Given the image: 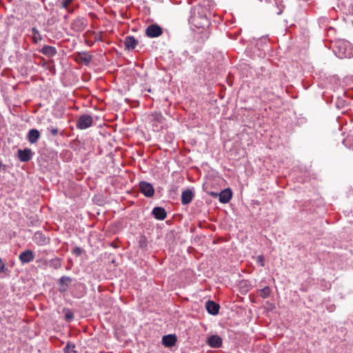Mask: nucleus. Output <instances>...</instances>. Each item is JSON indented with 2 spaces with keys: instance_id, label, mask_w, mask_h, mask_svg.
<instances>
[{
  "instance_id": "9b49d317",
  "label": "nucleus",
  "mask_w": 353,
  "mask_h": 353,
  "mask_svg": "<svg viewBox=\"0 0 353 353\" xmlns=\"http://www.w3.org/2000/svg\"><path fill=\"white\" fill-rule=\"evenodd\" d=\"M17 152L18 157L21 162H28L32 158L33 153L30 148L20 149Z\"/></svg>"
},
{
  "instance_id": "aec40b11",
  "label": "nucleus",
  "mask_w": 353,
  "mask_h": 353,
  "mask_svg": "<svg viewBox=\"0 0 353 353\" xmlns=\"http://www.w3.org/2000/svg\"><path fill=\"white\" fill-rule=\"evenodd\" d=\"M79 57L81 61L85 65H88L92 61V57L88 52H82L79 53Z\"/></svg>"
},
{
  "instance_id": "0eeeda50",
  "label": "nucleus",
  "mask_w": 353,
  "mask_h": 353,
  "mask_svg": "<svg viewBox=\"0 0 353 353\" xmlns=\"http://www.w3.org/2000/svg\"><path fill=\"white\" fill-rule=\"evenodd\" d=\"M32 240L34 243L39 246L46 245L50 243V239L41 231L34 233Z\"/></svg>"
},
{
  "instance_id": "72a5a7b5",
  "label": "nucleus",
  "mask_w": 353,
  "mask_h": 353,
  "mask_svg": "<svg viewBox=\"0 0 353 353\" xmlns=\"http://www.w3.org/2000/svg\"><path fill=\"white\" fill-rule=\"evenodd\" d=\"M210 194L212 195L214 197H217L219 196V193L218 192H211L210 193Z\"/></svg>"
},
{
  "instance_id": "39448f33",
  "label": "nucleus",
  "mask_w": 353,
  "mask_h": 353,
  "mask_svg": "<svg viewBox=\"0 0 353 353\" xmlns=\"http://www.w3.org/2000/svg\"><path fill=\"white\" fill-rule=\"evenodd\" d=\"M140 192L148 198H151L154 196V189L150 183L147 181H141L139 185Z\"/></svg>"
},
{
  "instance_id": "f257e3e1",
  "label": "nucleus",
  "mask_w": 353,
  "mask_h": 353,
  "mask_svg": "<svg viewBox=\"0 0 353 353\" xmlns=\"http://www.w3.org/2000/svg\"><path fill=\"white\" fill-rule=\"evenodd\" d=\"M208 9L197 6L192 8L188 19L189 23L192 24L196 28H205L209 27L210 21L208 17Z\"/></svg>"
},
{
  "instance_id": "f03ea898",
  "label": "nucleus",
  "mask_w": 353,
  "mask_h": 353,
  "mask_svg": "<svg viewBox=\"0 0 353 353\" xmlns=\"http://www.w3.org/2000/svg\"><path fill=\"white\" fill-rule=\"evenodd\" d=\"M333 52L340 59L350 57L352 55V44L344 39L336 40L333 45Z\"/></svg>"
},
{
  "instance_id": "393cba45",
  "label": "nucleus",
  "mask_w": 353,
  "mask_h": 353,
  "mask_svg": "<svg viewBox=\"0 0 353 353\" xmlns=\"http://www.w3.org/2000/svg\"><path fill=\"white\" fill-rule=\"evenodd\" d=\"M83 252V249L80 247H74L72 250V254L77 256H81Z\"/></svg>"
},
{
  "instance_id": "f704fd0d",
  "label": "nucleus",
  "mask_w": 353,
  "mask_h": 353,
  "mask_svg": "<svg viewBox=\"0 0 353 353\" xmlns=\"http://www.w3.org/2000/svg\"><path fill=\"white\" fill-rule=\"evenodd\" d=\"M247 282H248L247 281H242L241 282V287L243 288V286H246Z\"/></svg>"
},
{
  "instance_id": "6e6552de",
  "label": "nucleus",
  "mask_w": 353,
  "mask_h": 353,
  "mask_svg": "<svg viewBox=\"0 0 353 353\" xmlns=\"http://www.w3.org/2000/svg\"><path fill=\"white\" fill-rule=\"evenodd\" d=\"M206 343L212 348H219L222 346L223 340L221 336L217 334H213L210 336L207 341Z\"/></svg>"
},
{
  "instance_id": "423d86ee",
  "label": "nucleus",
  "mask_w": 353,
  "mask_h": 353,
  "mask_svg": "<svg viewBox=\"0 0 353 353\" xmlns=\"http://www.w3.org/2000/svg\"><path fill=\"white\" fill-rule=\"evenodd\" d=\"M72 281V278L68 276H62L58 280L59 291L61 293H65L68 290L70 285Z\"/></svg>"
},
{
  "instance_id": "6ab92c4d",
  "label": "nucleus",
  "mask_w": 353,
  "mask_h": 353,
  "mask_svg": "<svg viewBox=\"0 0 353 353\" xmlns=\"http://www.w3.org/2000/svg\"><path fill=\"white\" fill-rule=\"evenodd\" d=\"M125 50H133L138 44V41L133 36H127L124 40Z\"/></svg>"
},
{
  "instance_id": "c756f323",
  "label": "nucleus",
  "mask_w": 353,
  "mask_h": 353,
  "mask_svg": "<svg viewBox=\"0 0 353 353\" xmlns=\"http://www.w3.org/2000/svg\"><path fill=\"white\" fill-rule=\"evenodd\" d=\"M139 246L142 248L147 247V241H146L145 237L141 236L139 241Z\"/></svg>"
},
{
  "instance_id": "dca6fc26",
  "label": "nucleus",
  "mask_w": 353,
  "mask_h": 353,
  "mask_svg": "<svg viewBox=\"0 0 353 353\" xmlns=\"http://www.w3.org/2000/svg\"><path fill=\"white\" fill-rule=\"evenodd\" d=\"M232 196V192L230 188H226L219 193V200L221 203H228Z\"/></svg>"
},
{
  "instance_id": "4be33fe9",
  "label": "nucleus",
  "mask_w": 353,
  "mask_h": 353,
  "mask_svg": "<svg viewBox=\"0 0 353 353\" xmlns=\"http://www.w3.org/2000/svg\"><path fill=\"white\" fill-rule=\"evenodd\" d=\"M272 290L269 286H265L259 290V296L263 299L268 298L271 294Z\"/></svg>"
},
{
  "instance_id": "c85d7f7f",
  "label": "nucleus",
  "mask_w": 353,
  "mask_h": 353,
  "mask_svg": "<svg viewBox=\"0 0 353 353\" xmlns=\"http://www.w3.org/2000/svg\"><path fill=\"white\" fill-rule=\"evenodd\" d=\"M73 1V0H62L61 1V6L63 8L68 9V6Z\"/></svg>"
},
{
  "instance_id": "a211bd4d",
  "label": "nucleus",
  "mask_w": 353,
  "mask_h": 353,
  "mask_svg": "<svg viewBox=\"0 0 353 353\" xmlns=\"http://www.w3.org/2000/svg\"><path fill=\"white\" fill-rule=\"evenodd\" d=\"M39 52L48 57H54L57 54V50L55 47L48 45H45Z\"/></svg>"
},
{
  "instance_id": "20e7f679",
  "label": "nucleus",
  "mask_w": 353,
  "mask_h": 353,
  "mask_svg": "<svg viewBox=\"0 0 353 353\" xmlns=\"http://www.w3.org/2000/svg\"><path fill=\"white\" fill-rule=\"evenodd\" d=\"M162 34V28L157 23L150 24L145 29V35L149 38H156Z\"/></svg>"
},
{
  "instance_id": "c9c22d12",
  "label": "nucleus",
  "mask_w": 353,
  "mask_h": 353,
  "mask_svg": "<svg viewBox=\"0 0 353 353\" xmlns=\"http://www.w3.org/2000/svg\"><path fill=\"white\" fill-rule=\"evenodd\" d=\"M5 167H6V165H3V164H2V163H1V161H0V169H1V168H2L4 169V168H5Z\"/></svg>"
},
{
  "instance_id": "a878e982",
  "label": "nucleus",
  "mask_w": 353,
  "mask_h": 353,
  "mask_svg": "<svg viewBox=\"0 0 353 353\" xmlns=\"http://www.w3.org/2000/svg\"><path fill=\"white\" fill-rule=\"evenodd\" d=\"M256 263L261 266L264 267L265 265V259L263 255H259L256 257Z\"/></svg>"
},
{
  "instance_id": "bb28decb",
  "label": "nucleus",
  "mask_w": 353,
  "mask_h": 353,
  "mask_svg": "<svg viewBox=\"0 0 353 353\" xmlns=\"http://www.w3.org/2000/svg\"><path fill=\"white\" fill-rule=\"evenodd\" d=\"M47 130L50 132L53 137H55L59 133V129L57 127L50 126L47 128Z\"/></svg>"
},
{
  "instance_id": "412c9836",
  "label": "nucleus",
  "mask_w": 353,
  "mask_h": 353,
  "mask_svg": "<svg viewBox=\"0 0 353 353\" xmlns=\"http://www.w3.org/2000/svg\"><path fill=\"white\" fill-rule=\"evenodd\" d=\"M32 32L33 34L32 41L34 43H37L42 40V36L41 35L39 30L37 28L33 27L32 28Z\"/></svg>"
},
{
  "instance_id": "b1692460",
  "label": "nucleus",
  "mask_w": 353,
  "mask_h": 353,
  "mask_svg": "<svg viewBox=\"0 0 353 353\" xmlns=\"http://www.w3.org/2000/svg\"><path fill=\"white\" fill-rule=\"evenodd\" d=\"M75 345L71 343H68L65 347L63 348V352L65 353H76L74 350Z\"/></svg>"
},
{
  "instance_id": "4468645a",
  "label": "nucleus",
  "mask_w": 353,
  "mask_h": 353,
  "mask_svg": "<svg viewBox=\"0 0 353 353\" xmlns=\"http://www.w3.org/2000/svg\"><path fill=\"white\" fill-rule=\"evenodd\" d=\"M220 306L214 301L208 300L205 302V309L208 312L212 315H216L219 314Z\"/></svg>"
},
{
  "instance_id": "f8f14e48",
  "label": "nucleus",
  "mask_w": 353,
  "mask_h": 353,
  "mask_svg": "<svg viewBox=\"0 0 353 353\" xmlns=\"http://www.w3.org/2000/svg\"><path fill=\"white\" fill-rule=\"evenodd\" d=\"M40 132L37 129L32 128L28 131L26 135V139L30 143L34 144L40 139Z\"/></svg>"
},
{
  "instance_id": "5701e85b",
  "label": "nucleus",
  "mask_w": 353,
  "mask_h": 353,
  "mask_svg": "<svg viewBox=\"0 0 353 353\" xmlns=\"http://www.w3.org/2000/svg\"><path fill=\"white\" fill-rule=\"evenodd\" d=\"M50 267L54 269H59L61 267V259L59 258H55L50 261Z\"/></svg>"
},
{
  "instance_id": "2eb2a0df",
  "label": "nucleus",
  "mask_w": 353,
  "mask_h": 353,
  "mask_svg": "<svg viewBox=\"0 0 353 353\" xmlns=\"http://www.w3.org/2000/svg\"><path fill=\"white\" fill-rule=\"evenodd\" d=\"M177 341V338L175 334L165 335L162 338V344L166 347H171L174 346Z\"/></svg>"
},
{
  "instance_id": "9d476101",
  "label": "nucleus",
  "mask_w": 353,
  "mask_h": 353,
  "mask_svg": "<svg viewBox=\"0 0 353 353\" xmlns=\"http://www.w3.org/2000/svg\"><path fill=\"white\" fill-rule=\"evenodd\" d=\"M86 26V20L83 17H79L72 22L71 28L76 32H81L85 28Z\"/></svg>"
},
{
  "instance_id": "cd10ccee",
  "label": "nucleus",
  "mask_w": 353,
  "mask_h": 353,
  "mask_svg": "<svg viewBox=\"0 0 353 353\" xmlns=\"http://www.w3.org/2000/svg\"><path fill=\"white\" fill-rule=\"evenodd\" d=\"M74 318V314L70 311L68 310L65 314V320L67 322H70Z\"/></svg>"
},
{
  "instance_id": "ddd939ff",
  "label": "nucleus",
  "mask_w": 353,
  "mask_h": 353,
  "mask_svg": "<svg viewBox=\"0 0 353 353\" xmlns=\"http://www.w3.org/2000/svg\"><path fill=\"white\" fill-rule=\"evenodd\" d=\"M152 215L157 220L163 221L167 217V212L162 207H154L151 212Z\"/></svg>"
},
{
  "instance_id": "7ed1b4c3",
  "label": "nucleus",
  "mask_w": 353,
  "mask_h": 353,
  "mask_svg": "<svg viewBox=\"0 0 353 353\" xmlns=\"http://www.w3.org/2000/svg\"><path fill=\"white\" fill-rule=\"evenodd\" d=\"M93 123L92 117L89 114L81 115L77 121V127L80 130L90 128Z\"/></svg>"
},
{
  "instance_id": "473e14b6",
  "label": "nucleus",
  "mask_w": 353,
  "mask_h": 353,
  "mask_svg": "<svg viewBox=\"0 0 353 353\" xmlns=\"http://www.w3.org/2000/svg\"><path fill=\"white\" fill-rule=\"evenodd\" d=\"M30 220L32 225H36L39 222L38 219H37L34 216H31Z\"/></svg>"
},
{
  "instance_id": "1a4fd4ad",
  "label": "nucleus",
  "mask_w": 353,
  "mask_h": 353,
  "mask_svg": "<svg viewBox=\"0 0 353 353\" xmlns=\"http://www.w3.org/2000/svg\"><path fill=\"white\" fill-rule=\"evenodd\" d=\"M35 258V254L31 250H26L22 252L19 256V259L22 264L29 263L32 262Z\"/></svg>"
},
{
  "instance_id": "f3484780",
  "label": "nucleus",
  "mask_w": 353,
  "mask_h": 353,
  "mask_svg": "<svg viewBox=\"0 0 353 353\" xmlns=\"http://www.w3.org/2000/svg\"><path fill=\"white\" fill-rule=\"evenodd\" d=\"M194 194L192 190L186 189L182 192L181 194V203L183 205H188L191 203Z\"/></svg>"
},
{
  "instance_id": "2f4dec72",
  "label": "nucleus",
  "mask_w": 353,
  "mask_h": 353,
  "mask_svg": "<svg viewBox=\"0 0 353 353\" xmlns=\"http://www.w3.org/2000/svg\"><path fill=\"white\" fill-rule=\"evenodd\" d=\"M212 0H203V3H204V6L203 7L204 8H206V7H211L212 6Z\"/></svg>"
},
{
  "instance_id": "7c9ffc66",
  "label": "nucleus",
  "mask_w": 353,
  "mask_h": 353,
  "mask_svg": "<svg viewBox=\"0 0 353 353\" xmlns=\"http://www.w3.org/2000/svg\"><path fill=\"white\" fill-rule=\"evenodd\" d=\"M7 268H6L5 264L3 262L2 259L0 258V274L4 272Z\"/></svg>"
}]
</instances>
